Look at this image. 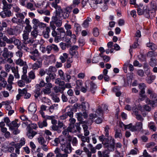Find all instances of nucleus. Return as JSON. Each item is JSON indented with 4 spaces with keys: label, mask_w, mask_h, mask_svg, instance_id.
<instances>
[{
    "label": "nucleus",
    "mask_w": 157,
    "mask_h": 157,
    "mask_svg": "<svg viewBox=\"0 0 157 157\" xmlns=\"http://www.w3.org/2000/svg\"><path fill=\"white\" fill-rule=\"evenodd\" d=\"M100 56L102 58L105 62H107L110 60V57L107 56L103 55L102 56Z\"/></svg>",
    "instance_id": "nucleus-47"
},
{
    "label": "nucleus",
    "mask_w": 157,
    "mask_h": 157,
    "mask_svg": "<svg viewBox=\"0 0 157 157\" xmlns=\"http://www.w3.org/2000/svg\"><path fill=\"white\" fill-rule=\"evenodd\" d=\"M99 157H108L107 151H103L102 153L101 151H99Z\"/></svg>",
    "instance_id": "nucleus-36"
},
{
    "label": "nucleus",
    "mask_w": 157,
    "mask_h": 157,
    "mask_svg": "<svg viewBox=\"0 0 157 157\" xmlns=\"http://www.w3.org/2000/svg\"><path fill=\"white\" fill-rule=\"evenodd\" d=\"M42 65V60H39L38 61H37L36 63L33 64L32 67L33 69H37L40 67Z\"/></svg>",
    "instance_id": "nucleus-16"
},
{
    "label": "nucleus",
    "mask_w": 157,
    "mask_h": 157,
    "mask_svg": "<svg viewBox=\"0 0 157 157\" xmlns=\"http://www.w3.org/2000/svg\"><path fill=\"white\" fill-rule=\"evenodd\" d=\"M150 7L149 8L147 5H145L143 7L142 9L140 7L143 6V5L140 4L137 6V11L139 15H144L146 18H152L154 17L156 11L157 9L156 2L155 1H151L150 3Z\"/></svg>",
    "instance_id": "nucleus-1"
},
{
    "label": "nucleus",
    "mask_w": 157,
    "mask_h": 157,
    "mask_svg": "<svg viewBox=\"0 0 157 157\" xmlns=\"http://www.w3.org/2000/svg\"><path fill=\"white\" fill-rule=\"evenodd\" d=\"M148 57L151 58H154L157 56V53L154 51H149L147 54Z\"/></svg>",
    "instance_id": "nucleus-28"
},
{
    "label": "nucleus",
    "mask_w": 157,
    "mask_h": 157,
    "mask_svg": "<svg viewBox=\"0 0 157 157\" xmlns=\"http://www.w3.org/2000/svg\"><path fill=\"white\" fill-rule=\"evenodd\" d=\"M55 22H54L53 21H51L50 23V26L51 29L53 30V31H56V26L55 25Z\"/></svg>",
    "instance_id": "nucleus-55"
},
{
    "label": "nucleus",
    "mask_w": 157,
    "mask_h": 157,
    "mask_svg": "<svg viewBox=\"0 0 157 157\" xmlns=\"http://www.w3.org/2000/svg\"><path fill=\"white\" fill-rule=\"evenodd\" d=\"M82 141L83 142H87L88 143L90 142V139L89 137H85L84 136H82L81 138Z\"/></svg>",
    "instance_id": "nucleus-58"
},
{
    "label": "nucleus",
    "mask_w": 157,
    "mask_h": 157,
    "mask_svg": "<svg viewBox=\"0 0 157 157\" xmlns=\"http://www.w3.org/2000/svg\"><path fill=\"white\" fill-rule=\"evenodd\" d=\"M56 31H52V35L53 36H58L59 38H60L62 36H64L65 35V32L64 29L63 28H59L56 29Z\"/></svg>",
    "instance_id": "nucleus-7"
},
{
    "label": "nucleus",
    "mask_w": 157,
    "mask_h": 157,
    "mask_svg": "<svg viewBox=\"0 0 157 157\" xmlns=\"http://www.w3.org/2000/svg\"><path fill=\"white\" fill-rule=\"evenodd\" d=\"M16 63L20 66H22L25 64V62L20 58H19L16 60Z\"/></svg>",
    "instance_id": "nucleus-43"
},
{
    "label": "nucleus",
    "mask_w": 157,
    "mask_h": 157,
    "mask_svg": "<svg viewBox=\"0 0 157 157\" xmlns=\"http://www.w3.org/2000/svg\"><path fill=\"white\" fill-rule=\"evenodd\" d=\"M7 84L6 81H2L0 82V90L2 89V88H4L6 87Z\"/></svg>",
    "instance_id": "nucleus-59"
},
{
    "label": "nucleus",
    "mask_w": 157,
    "mask_h": 157,
    "mask_svg": "<svg viewBox=\"0 0 157 157\" xmlns=\"http://www.w3.org/2000/svg\"><path fill=\"white\" fill-rule=\"evenodd\" d=\"M40 21H39L38 19L36 18H33L32 21V22L34 25V26L33 28L35 29H36L37 27L38 24L40 23Z\"/></svg>",
    "instance_id": "nucleus-29"
},
{
    "label": "nucleus",
    "mask_w": 157,
    "mask_h": 157,
    "mask_svg": "<svg viewBox=\"0 0 157 157\" xmlns=\"http://www.w3.org/2000/svg\"><path fill=\"white\" fill-rule=\"evenodd\" d=\"M26 14V13L24 12H22V13H20L19 12L17 13L16 15L17 17H19L21 19H23L25 17V15Z\"/></svg>",
    "instance_id": "nucleus-32"
},
{
    "label": "nucleus",
    "mask_w": 157,
    "mask_h": 157,
    "mask_svg": "<svg viewBox=\"0 0 157 157\" xmlns=\"http://www.w3.org/2000/svg\"><path fill=\"white\" fill-rule=\"evenodd\" d=\"M11 21L13 23H18L21 22L22 21V20H20L15 17H14L12 18Z\"/></svg>",
    "instance_id": "nucleus-53"
},
{
    "label": "nucleus",
    "mask_w": 157,
    "mask_h": 157,
    "mask_svg": "<svg viewBox=\"0 0 157 157\" xmlns=\"http://www.w3.org/2000/svg\"><path fill=\"white\" fill-rule=\"evenodd\" d=\"M9 128L10 130L13 129L14 127H18V125L15 121H13L9 125Z\"/></svg>",
    "instance_id": "nucleus-31"
},
{
    "label": "nucleus",
    "mask_w": 157,
    "mask_h": 157,
    "mask_svg": "<svg viewBox=\"0 0 157 157\" xmlns=\"http://www.w3.org/2000/svg\"><path fill=\"white\" fill-rule=\"evenodd\" d=\"M69 110L67 113V114L68 116H69L71 118L73 116V112L72 111V110L70 109L69 107L67 106L66 109V111L67 110Z\"/></svg>",
    "instance_id": "nucleus-42"
},
{
    "label": "nucleus",
    "mask_w": 157,
    "mask_h": 157,
    "mask_svg": "<svg viewBox=\"0 0 157 157\" xmlns=\"http://www.w3.org/2000/svg\"><path fill=\"white\" fill-rule=\"evenodd\" d=\"M38 124L39 127L40 128L46 127L47 125V123L46 120H44L42 122H39Z\"/></svg>",
    "instance_id": "nucleus-35"
},
{
    "label": "nucleus",
    "mask_w": 157,
    "mask_h": 157,
    "mask_svg": "<svg viewBox=\"0 0 157 157\" xmlns=\"http://www.w3.org/2000/svg\"><path fill=\"white\" fill-rule=\"evenodd\" d=\"M68 56V54L66 53H63V55L60 56L59 59L62 63H64L66 61V59Z\"/></svg>",
    "instance_id": "nucleus-26"
},
{
    "label": "nucleus",
    "mask_w": 157,
    "mask_h": 157,
    "mask_svg": "<svg viewBox=\"0 0 157 157\" xmlns=\"http://www.w3.org/2000/svg\"><path fill=\"white\" fill-rule=\"evenodd\" d=\"M61 150L59 147H56L54 152L56 154L57 157H67L68 154L66 153H61Z\"/></svg>",
    "instance_id": "nucleus-13"
},
{
    "label": "nucleus",
    "mask_w": 157,
    "mask_h": 157,
    "mask_svg": "<svg viewBox=\"0 0 157 157\" xmlns=\"http://www.w3.org/2000/svg\"><path fill=\"white\" fill-rule=\"evenodd\" d=\"M29 111L32 113H34L36 111V105L35 103L30 104L29 107Z\"/></svg>",
    "instance_id": "nucleus-17"
},
{
    "label": "nucleus",
    "mask_w": 157,
    "mask_h": 157,
    "mask_svg": "<svg viewBox=\"0 0 157 157\" xmlns=\"http://www.w3.org/2000/svg\"><path fill=\"white\" fill-rule=\"evenodd\" d=\"M129 62L128 61L127 62L125 63L123 67V69L124 71V72L125 73H127V67H128V66L129 65Z\"/></svg>",
    "instance_id": "nucleus-63"
},
{
    "label": "nucleus",
    "mask_w": 157,
    "mask_h": 157,
    "mask_svg": "<svg viewBox=\"0 0 157 157\" xmlns=\"http://www.w3.org/2000/svg\"><path fill=\"white\" fill-rule=\"evenodd\" d=\"M125 109L128 111L132 110L133 111V109H137L138 108L136 107V105L134 104L133 105H130L128 104L126 105L124 107Z\"/></svg>",
    "instance_id": "nucleus-21"
},
{
    "label": "nucleus",
    "mask_w": 157,
    "mask_h": 157,
    "mask_svg": "<svg viewBox=\"0 0 157 157\" xmlns=\"http://www.w3.org/2000/svg\"><path fill=\"white\" fill-rule=\"evenodd\" d=\"M54 7L56 9V11L57 14L58 13H60L62 12V10L61 7L58 6L57 4V6H56Z\"/></svg>",
    "instance_id": "nucleus-56"
},
{
    "label": "nucleus",
    "mask_w": 157,
    "mask_h": 157,
    "mask_svg": "<svg viewBox=\"0 0 157 157\" xmlns=\"http://www.w3.org/2000/svg\"><path fill=\"white\" fill-rule=\"evenodd\" d=\"M146 80L147 82L150 84L152 82L155 78V75H150L149 76H147Z\"/></svg>",
    "instance_id": "nucleus-19"
},
{
    "label": "nucleus",
    "mask_w": 157,
    "mask_h": 157,
    "mask_svg": "<svg viewBox=\"0 0 157 157\" xmlns=\"http://www.w3.org/2000/svg\"><path fill=\"white\" fill-rule=\"evenodd\" d=\"M33 45L31 44H28V47L23 46L22 47H19V48H23L24 50L32 54V55H29V57L30 59L33 61H36V60L37 61L39 60H42L37 50L35 48L34 50H33V48L31 47Z\"/></svg>",
    "instance_id": "nucleus-2"
},
{
    "label": "nucleus",
    "mask_w": 157,
    "mask_h": 157,
    "mask_svg": "<svg viewBox=\"0 0 157 157\" xmlns=\"http://www.w3.org/2000/svg\"><path fill=\"white\" fill-rule=\"evenodd\" d=\"M3 11L0 12V15L3 18L9 17L11 15V12L8 9H2Z\"/></svg>",
    "instance_id": "nucleus-11"
},
{
    "label": "nucleus",
    "mask_w": 157,
    "mask_h": 157,
    "mask_svg": "<svg viewBox=\"0 0 157 157\" xmlns=\"http://www.w3.org/2000/svg\"><path fill=\"white\" fill-rule=\"evenodd\" d=\"M76 85L77 87L79 88L80 86H82L83 84L82 81L81 80H77L76 81Z\"/></svg>",
    "instance_id": "nucleus-54"
},
{
    "label": "nucleus",
    "mask_w": 157,
    "mask_h": 157,
    "mask_svg": "<svg viewBox=\"0 0 157 157\" xmlns=\"http://www.w3.org/2000/svg\"><path fill=\"white\" fill-rule=\"evenodd\" d=\"M3 34L0 32V46L1 47H4L6 45V43L4 41H1V39H3Z\"/></svg>",
    "instance_id": "nucleus-41"
},
{
    "label": "nucleus",
    "mask_w": 157,
    "mask_h": 157,
    "mask_svg": "<svg viewBox=\"0 0 157 157\" xmlns=\"http://www.w3.org/2000/svg\"><path fill=\"white\" fill-rule=\"evenodd\" d=\"M115 137L116 138H119L121 139L122 137V134L120 129H118L115 130Z\"/></svg>",
    "instance_id": "nucleus-24"
},
{
    "label": "nucleus",
    "mask_w": 157,
    "mask_h": 157,
    "mask_svg": "<svg viewBox=\"0 0 157 157\" xmlns=\"http://www.w3.org/2000/svg\"><path fill=\"white\" fill-rule=\"evenodd\" d=\"M13 42L15 45H17V48L19 49H23V48H19V47H22L23 46H25L26 47H28V45L26 43H24L23 44H21V41L19 40L16 39L15 38H14V39H13Z\"/></svg>",
    "instance_id": "nucleus-12"
},
{
    "label": "nucleus",
    "mask_w": 157,
    "mask_h": 157,
    "mask_svg": "<svg viewBox=\"0 0 157 157\" xmlns=\"http://www.w3.org/2000/svg\"><path fill=\"white\" fill-rule=\"evenodd\" d=\"M99 139L102 142V143L105 147L107 148L108 150L111 151L113 150L115 145V140L114 139H111L109 143V139L107 138L105 139L104 136H99Z\"/></svg>",
    "instance_id": "nucleus-3"
},
{
    "label": "nucleus",
    "mask_w": 157,
    "mask_h": 157,
    "mask_svg": "<svg viewBox=\"0 0 157 157\" xmlns=\"http://www.w3.org/2000/svg\"><path fill=\"white\" fill-rule=\"evenodd\" d=\"M147 46L150 48V49L153 51H155L157 49V46L152 42H149L147 43Z\"/></svg>",
    "instance_id": "nucleus-23"
},
{
    "label": "nucleus",
    "mask_w": 157,
    "mask_h": 157,
    "mask_svg": "<svg viewBox=\"0 0 157 157\" xmlns=\"http://www.w3.org/2000/svg\"><path fill=\"white\" fill-rule=\"evenodd\" d=\"M139 151L136 148H135L134 149H132L130 151V154L132 155H135L139 152Z\"/></svg>",
    "instance_id": "nucleus-52"
},
{
    "label": "nucleus",
    "mask_w": 157,
    "mask_h": 157,
    "mask_svg": "<svg viewBox=\"0 0 157 157\" xmlns=\"http://www.w3.org/2000/svg\"><path fill=\"white\" fill-rule=\"evenodd\" d=\"M2 3L3 5L2 9H8L10 6V5L8 4L6 0H2Z\"/></svg>",
    "instance_id": "nucleus-38"
},
{
    "label": "nucleus",
    "mask_w": 157,
    "mask_h": 157,
    "mask_svg": "<svg viewBox=\"0 0 157 157\" xmlns=\"http://www.w3.org/2000/svg\"><path fill=\"white\" fill-rule=\"evenodd\" d=\"M148 126L150 129L153 131H156V128L155 125V124L153 122H151L149 123Z\"/></svg>",
    "instance_id": "nucleus-37"
},
{
    "label": "nucleus",
    "mask_w": 157,
    "mask_h": 157,
    "mask_svg": "<svg viewBox=\"0 0 157 157\" xmlns=\"http://www.w3.org/2000/svg\"><path fill=\"white\" fill-rule=\"evenodd\" d=\"M28 131L27 133V135L29 139H32L36 134V132L33 131L32 129L29 128L27 129Z\"/></svg>",
    "instance_id": "nucleus-15"
},
{
    "label": "nucleus",
    "mask_w": 157,
    "mask_h": 157,
    "mask_svg": "<svg viewBox=\"0 0 157 157\" xmlns=\"http://www.w3.org/2000/svg\"><path fill=\"white\" fill-rule=\"evenodd\" d=\"M91 21V18L88 17H87L82 23V27L85 28H88L89 27L90 23Z\"/></svg>",
    "instance_id": "nucleus-18"
},
{
    "label": "nucleus",
    "mask_w": 157,
    "mask_h": 157,
    "mask_svg": "<svg viewBox=\"0 0 157 157\" xmlns=\"http://www.w3.org/2000/svg\"><path fill=\"white\" fill-rule=\"evenodd\" d=\"M82 116H84V118H86L87 116L86 113H77V117L78 120L79 121H81L82 120Z\"/></svg>",
    "instance_id": "nucleus-25"
},
{
    "label": "nucleus",
    "mask_w": 157,
    "mask_h": 157,
    "mask_svg": "<svg viewBox=\"0 0 157 157\" xmlns=\"http://www.w3.org/2000/svg\"><path fill=\"white\" fill-rule=\"evenodd\" d=\"M149 64L152 67L155 66L157 64V59L155 58H151L149 63Z\"/></svg>",
    "instance_id": "nucleus-34"
},
{
    "label": "nucleus",
    "mask_w": 157,
    "mask_h": 157,
    "mask_svg": "<svg viewBox=\"0 0 157 157\" xmlns=\"http://www.w3.org/2000/svg\"><path fill=\"white\" fill-rule=\"evenodd\" d=\"M37 128V126L36 124L35 123H31L28 125L27 126V129H28L29 128L31 129V128L34 129H36Z\"/></svg>",
    "instance_id": "nucleus-48"
},
{
    "label": "nucleus",
    "mask_w": 157,
    "mask_h": 157,
    "mask_svg": "<svg viewBox=\"0 0 157 157\" xmlns=\"http://www.w3.org/2000/svg\"><path fill=\"white\" fill-rule=\"evenodd\" d=\"M147 93L150 95V99L151 102L150 105L152 107L157 106V95L153 92V90L151 89L147 90Z\"/></svg>",
    "instance_id": "nucleus-5"
},
{
    "label": "nucleus",
    "mask_w": 157,
    "mask_h": 157,
    "mask_svg": "<svg viewBox=\"0 0 157 157\" xmlns=\"http://www.w3.org/2000/svg\"><path fill=\"white\" fill-rule=\"evenodd\" d=\"M26 7L29 9H30L31 10H35V9L33 7V5L31 2L28 3L26 6Z\"/></svg>",
    "instance_id": "nucleus-49"
},
{
    "label": "nucleus",
    "mask_w": 157,
    "mask_h": 157,
    "mask_svg": "<svg viewBox=\"0 0 157 157\" xmlns=\"http://www.w3.org/2000/svg\"><path fill=\"white\" fill-rule=\"evenodd\" d=\"M143 128L142 123L139 122H137L136 123V125H133V127L132 128L131 131L132 132H134L135 131H140Z\"/></svg>",
    "instance_id": "nucleus-10"
},
{
    "label": "nucleus",
    "mask_w": 157,
    "mask_h": 157,
    "mask_svg": "<svg viewBox=\"0 0 157 157\" xmlns=\"http://www.w3.org/2000/svg\"><path fill=\"white\" fill-rule=\"evenodd\" d=\"M19 93L21 95V96H23L24 95H25V93H26L27 92V90L26 89L24 88L22 90H21L20 89L18 90Z\"/></svg>",
    "instance_id": "nucleus-45"
},
{
    "label": "nucleus",
    "mask_w": 157,
    "mask_h": 157,
    "mask_svg": "<svg viewBox=\"0 0 157 157\" xmlns=\"http://www.w3.org/2000/svg\"><path fill=\"white\" fill-rule=\"evenodd\" d=\"M22 30L20 26L17 25L8 29L7 32L10 35L17 36L21 32Z\"/></svg>",
    "instance_id": "nucleus-6"
},
{
    "label": "nucleus",
    "mask_w": 157,
    "mask_h": 157,
    "mask_svg": "<svg viewBox=\"0 0 157 157\" xmlns=\"http://www.w3.org/2000/svg\"><path fill=\"white\" fill-rule=\"evenodd\" d=\"M80 129L79 124H77V125L75 126L74 125L69 126L68 127V130L70 132H74L77 131H79Z\"/></svg>",
    "instance_id": "nucleus-14"
},
{
    "label": "nucleus",
    "mask_w": 157,
    "mask_h": 157,
    "mask_svg": "<svg viewBox=\"0 0 157 157\" xmlns=\"http://www.w3.org/2000/svg\"><path fill=\"white\" fill-rule=\"evenodd\" d=\"M37 140L39 143L41 145L44 144L46 142L44 138L43 137H39L38 138Z\"/></svg>",
    "instance_id": "nucleus-44"
},
{
    "label": "nucleus",
    "mask_w": 157,
    "mask_h": 157,
    "mask_svg": "<svg viewBox=\"0 0 157 157\" xmlns=\"http://www.w3.org/2000/svg\"><path fill=\"white\" fill-rule=\"evenodd\" d=\"M144 69V72L147 76L149 75L150 73V67L147 63L144 64L143 66Z\"/></svg>",
    "instance_id": "nucleus-22"
},
{
    "label": "nucleus",
    "mask_w": 157,
    "mask_h": 157,
    "mask_svg": "<svg viewBox=\"0 0 157 157\" xmlns=\"http://www.w3.org/2000/svg\"><path fill=\"white\" fill-rule=\"evenodd\" d=\"M51 127L52 129L54 131H57L58 132H61V131L59 130L58 126L56 125H53Z\"/></svg>",
    "instance_id": "nucleus-62"
},
{
    "label": "nucleus",
    "mask_w": 157,
    "mask_h": 157,
    "mask_svg": "<svg viewBox=\"0 0 157 157\" xmlns=\"http://www.w3.org/2000/svg\"><path fill=\"white\" fill-rule=\"evenodd\" d=\"M29 33L27 32H26L25 30L23 32V33L22 35L23 38L24 39V42L27 40L29 39Z\"/></svg>",
    "instance_id": "nucleus-33"
},
{
    "label": "nucleus",
    "mask_w": 157,
    "mask_h": 157,
    "mask_svg": "<svg viewBox=\"0 0 157 157\" xmlns=\"http://www.w3.org/2000/svg\"><path fill=\"white\" fill-rule=\"evenodd\" d=\"M90 5L93 9H97L98 7V2L97 0H90Z\"/></svg>",
    "instance_id": "nucleus-20"
},
{
    "label": "nucleus",
    "mask_w": 157,
    "mask_h": 157,
    "mask_svg": "<svg viewBox=\"0 0 157 157\" xmlns=\"http://www.w3.org/2000/svg\"><path fill=\"white\" fill-rule=\"evenodd\" d=\"M69 131L68 130V128L67 129H65L63 132V135H65L66 136H67V137L68 138V140L69 141H71V137L69 135L68 133H69Z\"/></svg>",
    "instance_id": "nucleus-40"
},
{
    "label": "nucleus",
    "mask_w": 157,
    "mask_h": 157,
    "mask_svg": "<svg viewBox=\"0 0 157 157\" xmlns=\"http://www.w3.org/2000/svg\"><path fill=\"white\" fill-rule=\"evenodd\" d=\"M50 31V28L48 27L46 28L45 31L44 33V36L46 38H48L49 37V33Z\"/></svg>",
    "instance_id": "nucleus-30"
},
{
    "label": "nucleus",
    "mask_w": 157,
    "mask_h": 157,
    "mask_svg": "<svg viewBox=\"0 0 157 157\" xmlns=\"http://www.w3.org/2000/svg\"><path fill=\"white\" fill-rule=\"evenodd\" d=\"M58 104H55L51 106L49 108V111L51 113L53 112L54 110L57 109Z\"/></svg>",
    "instance_id": "nucleus-39"
},
{
    "label": "nucleus",
    "mask_w": 157,
    "mask_h": 157,
    "mask_svg": "<svg viewBox=\"0 0 157 157\" xmlns=\"http://www.w3.org/2000/svg\"><path fill=\"white\" fill-rule=\"evenodd\" d=\"M80 1L79 0H73L72 6L73 7H75L80 3Z\"/></svg>",
    "instance_id": "nucleus-51"
},
{
    "label": "nucleus",
    "mask_w": 157,
    "mask_h": 157,
    "mask_svg": "<svg viewBox=\"0 0 157 157\" xmlns=\"http://www.w3.org/2000/svg\"><path fill=\"white\" fill-rule=\"evenodd\" d=\"M14 37L10 38L8 39L7 37L4 36L3 37V40L4 41H6L7 44H11L13 43Z\"/></svg>",
    "instance_id": "nucleus-27"
},
{
    "label": "nucleus",
    "mask_w": 157,
    "mask_h": 157,
    "mask_svg": "<svg viewBox=\"0 0 157 157\" xmlns=\"http://www.w3.org/2000/svg\"><path fill=\"white\" fill-rule=\"evenodd\" d=\"M60 149L64 153H66L68 154L71 153L72 151L71 144L68 143L62 144Z\"/></svg>",
    "instance_id": "nucleus-8"
},
{
    "label": "nucleus",
    "mask_w": 157,
    "mask_h": 157,
    "mask_svg": "<svg viewBox=\"0 0 157 157\" xmlns=\"http://www.w3.org/2000/svg\"><path fill=\"white\" fill-rule=\"evenodd\" d=\"M142 108L141 106H138L137 109H133V114H134L136 117V119L138 121L142 122L144 120L143 118L140 114L139 112L140 110Z\"/></svg>",
    "instance_id": "nucleus-9"
},
{
    "label": "nucleus",
    "mask_w": 157,
    "mask_h": 157,
    "mask_svg": "<svg viewBox=\"0 0 157 157\" xmlns=\"http://www.w3.org/2000/svg\"><path fill=\"white\" fill-rule=\"evenodd\" d=\"M93 33L94 35L97 37L98 36V29L97 27H95L93 29Z\"/></svg>",
    "instance_id": "nucleus-60"
},
{
    "label": "nucleus",
    "mask_w": 157,
    "mask_h": 157,
    "mask_svg": "<svg viewBox=\"0 0 157 157\" xmlns=\"http://www.w3.org/2000/svg\"><path fill=\"white\" fill-rule=\"evenodd\" d=\"M107 3H105L104 2V3L103 4V6H99L101 7L100 8L102 11H105L108 9V6L107 5Z\"/></svg>",
    "instance_id": "nucleus-61"
},
{
    "label": "nucleus",
    "mask_w": 157,
    "mask_h": 157,
    "mask_svg": "<svg viewBox=\"0 0 157 157\" xmlns=\"http://www.w3.org/2000/svg\"><path fill=\"white\" fill-rule=\"evenodd\" d=\"M88 147L92 153H94L96 152V148L95 147H93L91 144H89L88 145Z\"/></svg>",
    "instance_id": "nucleus-50"
},
{
    "label": "nucleus",
    "mask_w": 157,
    "mask_h": 157,
    "mask_svg": "<svg viewBox=\"0 0 157 157\" xmlns=\"http://www.w3.org/2000/svg\"><path fill=\"white\" fill-rule=\"evenodd\" d=\"M25 29L26 30V31H25L26 32L30 33L31 30L32 28L30 25H26L25 27Z\"/></svg>",
    "instance_id": "nucleus-64"
},
{
    "label": "nucleus",
    "mask_w": 157,
    "mask_h": 157,
    "mask_svg": "<svg viewBox=\"0 0 157 157\" xmlns=\"http://www.w3.org/2000/svg\"><path fill=\"white\" fill-rule=\"evenodd\" d=\"M108 112V107L105 104H102L99 106V124L101 123L103 120V114Z\"/></svg>",
    "instance_id": "nucleus-4"
},
{
    "label": "nucleus",
    "mask_w": 157,
    "mask_h": 157,
    "mask_svg": "<svg viewBox=\"0 0 157 157\" xmlns=\"http://www.w3.org/2000/svg\"><path fill=\"white\" fill-rule=\"evenodd\" d=\"M55 83L59 86H62L64 84L65 82L63 81H61L59 78H57L55 80Z\"/></svg>",
    "instance_id": "nucleus-46"
},
{
    "label": "nucleus",
    "mask_w": 157,
    "mask_h": 157,
    "mask_svg": "<svg viewBox=\"0 0 157 157\" xmlns=\"http://www.w3.org/2000/svg\"><path fill=\"white\" fill-rule=\"evenodd\" d=\"M14 79V77L12 75L10 74L9 77L8 82L9 83H13V81Z\"/></svg>",
    "instance_id": "nucleus-57"
}]
</instances>
